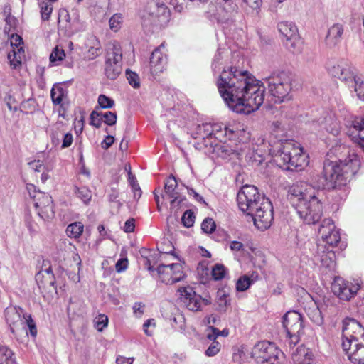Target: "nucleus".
I'll return each instance as SVG.
<instances>
[{
    "instance_id": "ddd939ff",
    "label": "nucleus",
    "mask_w": 364,
    "mask_h": 364,
    "mask_svg": "<svg viewBox=\"0 0 364 364\" xmlns=\"http://www.w3.org/2000/svg\"><path fill=\"white\" fill-rule=\"evenodd\" d=\"M170 15V11L165 4L159 1L151 2L149 6L148 16L144 20V24L163 27L169 21Z\"/></svg>"
},
{
    "instance_id": "69168bd1",
    "label": "nucleus",
    "mask_w": 364,
    "mask_h": 364,
    "mask_svg": "<svg viewBox=\"0 0 364 364\" xmlns=\"http://www.w3.org/2000/svg\"><path fill=\"white\" fill-rule=\"evenodd\" d=\"M128 266V260L127 258L119 259L115 265L116 271L119 273L125 271Z\"/></svg>"
},
{
    "instance_id": "7c9ffc66",
    "label": "nucleus",
    "mask_w": 364,
    "mask_h": 364,
    "mask_svg": "<svg viewBox=\"0 0 364 364\" xmlns=\"http://www.w3.org/2000/svg\"><path fill=\"white\" fill-rule=\"evenodd\" d=\"M285 48L293 54H299L302 50V41L299 33L286 40L282 39Z\"/></svg>"
},
{
    "instance_id": "423d86ee",
    "label": "nucleus",
    "mask_w": 364,
    "mask_h": 364,
    "mask_svg": "<svg viewBox=\"0 0 364 364\" xmlns=\"http://www.w3.org/2000/svg\"><path fill=\"white\" fill-rule=\"evenodd\" d=\"M326 68L332 76L348 83L350 88H353L359 100H364V81L356 75L355 69L348 60H330L326 63Z\"/></svg>"
},
{
    "instance_id": "39448f33",
    "label": "nucleus",
    "mask_w": 364,
    "mask_h": 364,
    "mask_svg": "<svg viewBox=\"0 0 364 364\" xmlns=\"http://www.w3.org/2000/svg\"><path fill=\"white\" fill-rule=\"evenodd\" d=\"M288 198L299 218L308 225L316 224L323 215V205L318 196L303 189V185L295 183L289 189Z\"/></svg>"
},
{
    "instance_id": "e433bc0d",
    "label": "nucleus",
    "mask_w": 364,
    "mask_h": 364,
    "mask_svg": "<svg viewBox=\"0 0 364 364\" xmlns=\"http://www.w3.org/2000/svg\"><path fill=\"white\" fill-rule=\"evenodd\" d=\"M211 129V124L205 123L199 125L197 128V136H196V139H198L199 140H204L205 141H206L207 138H213V129Z\"/></svg>"
},
{
    "instance_id": "37998d69",
    "label": "nucleus",
    "mask_w": 364,
    "mask_h": 364,
    "mask_svg": "<svg viewBox=\"0 0 364 364\" xmlns=\"http://www.w3.org/2000/svg\"><path fill=\"white\" fill-rule=\"evenodd\" d=\"M122 24V16L121 14H114L109 21V28L114 32H117Z\"/></svg>"
},
{
    "instance_id": "c03bdc74",
    "label": "nucleus",
    "mask_w": 364,
    "mask_h": 364,
    "mask_svg": "<svg viewBox=\"0 0 364 364\" xmlns=\"http://www.w3.org/2000/svg\"><path fill=\"white\" fill-rule=\"evenodd\" d=\"M41 18L43 21H48L53 11V6L50 3L43 1L40 3Z\"/></svg>"
},
{
    "instance_id": "a211bd4d",
    "label": "nucleus",
    "mask_w": 364,
    "mask_h": 364,
    "mask_svg": "<svg viewBox=\"0 0 364 364\" xmlns=\"http://www.w3.org/2000/svg\"><path fill=\"white\" fill-rule=\"evenodd\" d=\"M178 292L180 293L181 301L191 311L200 310L203 301L205 304H208V301L197 294L190 287L180 288Z\"/></svg>"
},
{
    "instance_id": "c85d7f7f",
    "label": "nucleus",
    "mask_w": 364,
    "mask_h": 364,
    "mask_svg": "<svg viewBox=\"0 0 364 364\" xmlns=\"http://www.w3.org/2000/svg\"><path fill=\"white\" fill-rule=\"evenodd\" d=\"M50 97L55 105L62 107L64 101L67 100L68 90L60 85H54L50 90Z\"/></svg>"
},
{
    "instance_id": "f03ea898",
    "label": "nucleus",
    "mask_w": 364,
    "mask_h": 364,
    "mask_svg": "<svg viewBox=\"0 0 364 364\" xmlns=\"http://www.w3.org/2000/svg\"><path fill=\"white\" fill-rule=\"evenodd\" d=\"M331 152L338 157V162L325 160L323 174L311 178L314 188L332 190L346 186L360 168V161L357 153L345 144H336Z\"/></svg>"
},
{
    "instance_id": "9d476101",
    "label": "nucleus",
    "mask_w": 364,
    "mask_h": 364,
    "mask_svg": "<svg viewBox=\"0 0 364 364\" xmlns=\"http://www.w3.org/2000/svg\"><path fill=\"white\" fill-rule=\"evenodd\" d=\"M122 70V48L120 43L114 41L106 48L105 74L107 78L115 80Z\"/></svg>"
},
{
    "instance_id": "412c9836",
    "label": "nucleus",
    "mask_w": 364,
    "mask_h": 364,
    "mask_svg": "<svg viewBox=\"0 0 364 364\" xmlns=\"http://www.w3.org/2000/svg\"><path fill=\"white\" fill-rule=\"evenodd\" d=\"M343 351L354 364H364V345L360 341L342 342Z\"/></svg>"
},
{
    "instance_id": "4be33fe9",
    "label": "nucleus",
    "mask_w": 364,
    "mask_h": 364,
    "mask_svg": "<svg viewBox=\"0 0 364 364\" xmlns=\"http://www.w3.org/2000/svg\"><path fill=\"white\" fill-rule=\"evenodd\" d=\"M36 281L39 288L55 287V278L49 261L43 262V267L36 274Z\"/></svg>"
},
{
    "instance_id": "f8f14e48",
    "label": "nucleus",
    "mask_w": 364,
    "mask_h": 364,
    "mask_svg": "<svg viewBox=\"0 0 364 364\" xmlns=\"http://www.w3.org/2000/svg\"><path fill=\"white\" fill-rule=\"evenodd\" d=\"M282 325L287 334L290 347L296 346L303 333L302 316L296 311H287L282 318Z\"/></svg>"
},
{
    "instance_id": "6e6552de",
    "label": "nucleus",
    "mask_w": 364,
    "mask_h": 364,
    "mask_svg": "<svg viewBox=\"0 0 364 364\" xmlns=\"http://www.w3.org/2000/svg\"><path fill=\"white\" fill-rule=\"evenodd\" d=\"M292 76L285 71H276L265 78L268 92L274 103H282L291 99Z\"/></svg>"
},
{
    "instance_id": "aec40b11",
    "label": "nucleus",
    "mask_w": 364,
    "mask_h": 364,
    "mask_svg": "<svg viewBox=\"0 0 364 364\" xmlns=\"http://www.w3.org/2000/svg\"><path fill=\"white\" fill-rule=\"evenodd\" d=\"M318 232L323 242L331 247L336 246L341 240L339 232L336 230V226L330 218H325L322 221Z\"/></svg>"
},
{
    "instance_id": "603ef678",
    "label": "nucleus",
    "mask_w": 364,
    "mask_h": 364,
    "mask_svg": "<svg viewBox=\"0 0 364 364\" xmlns=\"http://www.w3.org/2000/svg\"><path fill=\"white\" fill-rule=\"evenodd\" d=\"M126 75H127V78L128 82L130 84V85H132L134 88L139 87V86H140L139 77L136 73L132 72L130 70L127 69L126 70Z\"/></svg>"
},
{
    "instance_id": "49530a36",
    "label": "nucleus",
    "mask_w": 364,
    "mask_h": 364,
    "mask_svg": "<svg viewBox=\"0 0 364 364\" xmlns=\"http://www.w3.org/2000/svg\"><path fill=\"white\" fill-rule=\"evenodd\" d=\"M194 213L191 210H187L184 212L181 218L183 225L186 228H191L195 223Z\"/></svg>"
},
{
    "instance_id": "0e129e2a",
    "label": "nucleus",
    "mask_w": 364,
    "mask_h": 364,
    "mask_svg": "<svg viewBox=\"0 0 364 364\" xmlns=\"http://www.w3.org/2000/svg\"><path fill=\"white\" fill-rule=\"evenodd\" d=\"M73 141V134L70 132H67L65 135H64L63 139L61 141L60 146L61 149H65L71 146Z\"/></svg>"
},
{
    "instance_id": "473e14b6",
    "label": "nucleus",
    "mask_w": 364,
    "mask_h": 364,
    "mask_svg": "<svg viewBox=\"0 0 364 364\" xmlns=\"http://www.w3.org/2000/svg\"><path fill=\"white\" fill-rule=\"evenodd\" d=\"M0 364H17L14 353L6 346H0Z\"/></svg>"
},
{
    "instance_id": "58836bf2",
    "label": "nucleus",
    "mask_w": 364,
    "mask_h": 364,
    "mask_svg": "<svg viewBox=\"0 0 364 364\" xmlns=\"http://www.w3.org/2000/svg\"><path fill=\"white\" fill-rule=\"evenodd\" d=\"M208 1V0H171L170 4L176 11L181 12L187 7L188 2H191L193 4H198L200 3H206Z\"/></svg>"
},
{
    "instance_id": "13d9d810",
    "label": "nucleus",
    "mask_w": 364,
    "mask_h": 364,
    "mask_svg": "<svg viewBox=\"0 0 364 364\" xmlns=\"http://www.w3.org/2000/svg\"><path fill=\"white\" fill-rule=\"evenodd\" d=\"M128 176L129 183L132 186V190L134 191V196L136 197V196H138L139 197H140L141 194V191L136 181L135 176L132 175L130 171L128 173Z\"/></svg>"
},
{
    "instance_id": "4d7b16f0",
    "label": "nucleus",
    "mask_w": 364,
    "mask_h": 364,
    "mask_svg": "<svg viewBox=\"0 0 364 364\" xmlns=\"http://www.w3.org/2000/svg\"><path fill=\"white\" fill-rule=\"evenodd\" d=\"M156 326V322L154 318L146 320L143 324V330L144 333L148 336H151L154 333V329Z\"/></svg>"
},
{
    "instance_id": "2eb2a0df",
    "label": "nucleus",
    "mask_w": 364,
    "mask_h": 364,
    "mask_svg": "<svg viewBox=\"0 0 364 364\" xmlns=\"http://www.w3.org/2000/svg\"><path fill=\"white\" fill-rule=\"evenodd\" d=\"M156 270L160 280L166 284H172L181 281L185 277L181 263L160 264Z\"/></svg>"
},
{
    "instance_id": "bf43d9fd",
    "label": "nucleus",
    "mask_w": 364,
    "mask_h": 364,
    "mask_svg": "<svg viewBox=\"0 0 364 364\" xmlns=\"http://www.w3.org/2000/svg\"><path fill=\"white\" fill-rule=\"evenodd\" d=\"M220 350V344L218 341H213L208 349L205 350V355L208 357L215 355Z\"/></svg>"
},
{
    "instance_id": "e2e57ef3",
    "label": "nucleus",
    "mask_w": 364,
    "mask_h": 364,
    "mask_svg": "<svg viewBox=\"0 0 364 364\" xmlns=\"http://www.w3.org/2000/svg\"><path fill=\"white\" fill-rule=\"evenodd\" d=\"M29 168L35 172H41L45 169V166L43 161L40 160H34L28 164Z\"/></svg>"
},
{
    "instance_id": "a19ab883",
    "label": "nucleus",
    "mask_w": 364,
    "mask_h": 364,
    "mask_svg": "<svg viewBox=\"0 0 364 364\" xmlns=\"http://www.w3.org/2000/svg\"><path fill=\"white\" fill-rule=\"evenodd\" d=\"M309 349L304 347L301 346L298 348L296 352L293 353L292 354L294 361L298 363L299 364L306 363L307 357L309 356ZM308 359L309 360L310 358H308Z\"/></svg>"
},
{
    "instance_id": "393cba45",
    "label": "nucleus",
    "mask_w": 364,
    "mask_h": 364,
    "mask_svg": "<svg viewBox=\"0 0 364 364\" xmlns=\"http://www.w3.org/2000/svg\"><path fill=\"white\" fill-rule=\"evenodd\" d=\"M87 49L85 55L88 60H94L102 53V46L100 40L95 36H89L85 43Z\"/></svg>"
},
{
    "instance_id": "1a4fd4ad",
    "label": "nucleus",
    "mask_w": 364,
    "mask_h": 364,
    "mask_svg": "<svg viewBox=\"0 0 364 364\" xmlns=\"http://www.w3.org/2000/svg\"><path fill=\"white\" fill-rule=\"evenodd\" d=\"M26 189L33 199L38 216L43 220H49L55 216L52 197L38 190L33 184L28 183Z\"/></svg>"
},
{
    "instance_id": "052dcab7",
    "label": "nucleus",
    "mask_w": 364,
    "mask_h": 364,
    "mask_svg": "<svg viewBox=\"0 0 364 364\" xmlns=\"http://www.w3.org/2000/svg\"><path fill=\"white\" fill-rule=\"evenodd\" d=\"M11 46L13 49L18 50V48H23L21 44L23 43L22 38L18 34H12L10 38Z\"/></svg>"
},
{
    "instance_id": "b1692460",
    "label": "nucleus",
    "mask_w": 364,
    "mask_h": 364,
    "mask_svg": "<svg viewBox=\"0 0 364 364\" xmlns=\"http://www.w3.org/2000/svg\"><path fill=\"white\" fill-rule=\"evenodd\" d=\"M167 58L164 54L161 48H156L150 58V71L152 75H158L164 71L166 65Z\"/></svg>"
},
{
    "instance_id": "6e6d98bb",
    "label": "nucleus",
    "mask_w": 364,
    "mask_h": 364,
    "mask_svg": "<svg viewBox=\"0 0 364 364\" xmlns=\"http://www.w3.org/2000/svg\"><path fill=\"white\" fill-rule=\"evenodd\" d=\"M102 112L92 111L90 114V124L96 128H100L102 122Z\"/></svg>"
},
{
    "instance_id": "4468645a",
    "label": "nucleus",
    "mask_w": 364,
    "mask_h": 364,
    "mask_svg": "<svg viewBox=\"0 0 364 364\" xmlns=\"http://www.w3.org/2000/svg\"><path fill=\"white\" fill-rule=\"evenodd\" d=\"M360 287L358 283L346 281L340 277H336L331 284V290L333 294L343 301H349L353 298Z\"/></svg>"
},
{
    "instance_id": "de8ad7c7",
    "label": "nucleus",
    "mask_w": 364,
    "mask_h": 364,
    "mask_svg": "<svg viewBox=\"0 0 364 364\" xmlns=\"http://www.w3.org/2000/svg\"><path fill=\"white\" fill-rule=\"evenodd\" d=\"M226 269L224 265L216 264L212 269V277L215 280H220L225 277Z\"/></svg>"
},
{
    "instance_id": "a18cd8bd",
    "label": "nucleus",
    "mask_w": 364,
    "mask_h": 364,
    "mask_svg": "<svg viewBox=\"0 0 364 364\" xmlns=\"http://www.w3.org/2000/svg\"><path fill=\"white\" fill-rule=\"evenodd\" d=\"M65 56L64 50L56 47L50 55V60L53 65H57L59 62L63 60Z\"/></svg>"
},
{
    "instance_id": "bb28decb",
    "label": "nucleus",
    "mask_w": 364,
    "mask_h": 364,
    "mask_svg": "<svg viewBox=\"0 0 364 364\" xmlns=\"http://www.w3.org/2000/svg\"><path fill=\"white\" fill-rule=\"evenodd\" d=\"M343 33V26L340 23L333 24L328 31L326 37V43L330 47L333 48L337 46L342 39Z\"/></svg>"
},
{
    "instance_id": "864d4df0",
    "label": "nucleus",
    "mask_w": 364,
    "mask_h": 364,
    "mask_svg": "<svg viewBox=\"0 0 364 364\" xmlns=\"http://www.w3.org/2000/svg\"><path fill=\"white\" fill-rule=\"evenodd\" d=\"M101 116L102 117V122L109 126H112L116 124L117 114L110 111L105 112H102Z\"/></svg>"
},
{
    "instance_id": "20e7f679",
    "label": "nucleus",
    "mask_w": 364,
    "mask_h": 364,
    "mask_svg": "<svg viewBox=\"0 0 364 364\" xmlns=\"http://www.w3.org/2000/svg\"><path fill=\"white\" fill-rule=\"evenodd\" d=\"M269 154L274 156L278 166L286 170L299 171L309 163L308 154L299 144L294 141L269 142Z\"/></svg>"
},
{
    "instance_id": "4c0bfd02",
    "label": "nucleus",
    "mask_w": 364,
    "mask_h": 364,
    "mask_svg": "<svg viewBox=\"0 0 364 364\" xmlns=\"http://www.w3.org/2000/svg\"><path fill=\"white\" fill-rule=\"evenodd\" d=\"M83 229L84 225L80 222H75L67 227L66 233L70 237L77 238L82 235Z\"/></svg>"
},
{
    "instance_id": "09e8293b",
    "label": "nucleus",
    "mask_w": 364,
    "mask_h": 364,
    "mask_svg": "<svg viewBox=\"0 0 364 364\" xmlns=\"http://www.w3.org/2000/svg\"><path fill=\"white\" fill-rule=\"evenodd\" d=\"M108 317L105 314H100L94 319L95 326L98 331H102L108 325Z\"/></svg>"
},
{
    "instance_id": "8fccbe9b",
    "label": "nucleus",
    "mask_w": 364,
    "mask_h": 364,
    "mask_svg": "<svg viewBox=\"0 0 364 364\" xmlns=\"http://www.w3.org/2000/svg\"><path fill=\"white\" fill-rule=\"evenodd\" d=\"M97 102L100 108L109 109L114 105V101L105 95L98 96Z\"/></svg>"
},
{
    "instance_id": "5701e85b",
    "label": "nucleus",
    "mask_w": 364,
    "mask_h": 364,
    "mask_svg": "<svg viewBox=\"0 0 364 364\" xmlns=\"http://www.w3.org/2000/svg\"><path fill=\"white\" fill-rule=\"evenodd\" d=\"M315 257L321 262V265L327 269H333L335 267V252L329 250L326 244H318Z\"/></svg>"
},
{
    "instance_id": "ea45409f",
    "label": "nucleus",
    "mask_w": 364,
    "mask_h": 364,
    "mask_svg": "<svg viewBox=\"0 0 364 364\" xmlns=\"http://www.w3.org/2000/svg\"><path fill=\"white\" fill-rule=\"evenodd\" d=\"M75 195L79 198L85 204H88L92 198L91 191L85 187H75L74 191Z\"/></svg>"
},
{
    "instance_id": "0eeeda50",
    "label": "nucleus",
    "mask_w": 364,
    "mask_h": 364,
    "mask_svg": "<svg viewBox=\"0 0 364 364\" xmlns=\"http://www.w3.org/2000/svg\"><path fill=\"white\" fill-rule=\"evenodd\" d=\"M5 318L10 327L11 332L18 337L22 334H30L35 338L37 335V328L31 315L25 312L21 307L10 306L5 309Z\"/></svg>"
},
{
    "instance_id": "72a5a7b5",
    "label": "nucleus",
    "mask_w": 364,
    "mask_h": 364,
    "mask_svg": "<svg viewBox=\"0 0 364 364\" xmlns=\"http://www.w3.org/2000/svg\"><path fill=\"white\" fill-rule=\"evenodd\" d=\"M24 50L23 48H18V50L13 49L8 53V60L11 67L16 68L21 65L22 56L23 55Z\"/></svg>"
},
{
    "instance_id": "79ce46f5",
    "label": "nucleus",
    "mask_w": 364,
    "mask_h": 364,
    "mask_svg": "<svg viewBox=\"0 0 364 364\" xmlns=\"http://www.w3.org/2000/svg\"><path fill=\"white\" fill-rule=\"evenodd\" d=\"M213 134L212 136L219 142H223L225 140V132H224V127L220 124H212Z\"/></svg>"
},
{
    "instance_id": "c756f323",
    "label": "nucleus",
    "mask_w": 364,
    "mask_h": 364,
    "mask_svg": "<svg viewBox=\"0 0 364 364\" xmlns=\"http://www.w3.org/2000/svg\"><path fill=\"white\" fill-rule=\"evenodd\" d=\"M277 29L284 40L298 33L296 26L291 21H284L278 23Z\"/></svg>"
},
{
    "instance_id": "774afa93",
    "label": "nucleus",
    "mask_w": 364,
    "mask_h": 364,
    "mask_svg": "<svg viewBox=\"0 0 364 364\" xmlns=\"http://www.w3.org/2000/svg\"><path fill=\"white\" fill-rule=\"evenodd\" d=\"M114 138L111 135H108L105 137V139L102 142V148L104 149H107L109 148L114 143Z\"/></svg>"
},
{
    "instance_id": "f257e3e1",
    "label": "nucleus",
    "mask_w": 364,
    "mask_h": 364,
    "mask_svg": "<svg viewBox=\"0 0 364 364\" xmlns=\"http://www.w3.org/2000/svg\"><path fill=\"white\" fill-rule=\"evenodd\" d=\"M224 53L218 49L212 63L213 73H220L223 68L217 80L219 93L231 110L249 114L263 104L264 87L247 70L236 67L223 68Z\"/></svg>"
},
{
    "instance_id": "cd10ccee",
    "label": "nucleus",
    "mask_w": 364,
    "mask_h": 364,
    "mask_svg": "<svg viewBox=\"0 0 364 364\" xmlns=\"http://www.w3.org/2000/svg\"><path fill=\"white\" fill-rule=\"evenodd\" d=\"M321 127L333 136L338 135L341 132L340 123L333 114H329L325 117L324 119L321 123Z\"/></svg>"
},
{
    "instance_id": "338daca9",
    "label": "nucleus",
    "mask_w": 364,
    "mask_h": 364,
    "mask_svg": "<svg viewBox=\"0 0 364 364\" xmlns=\"http://www.w3.org/2000/svg\"><path fill=\"white\" fill-rule=\"evenodd\" d=\"M135 228V220L133 218L127 220L124 225V230L126 232H132Z\"/></svg>"
},
{
    "instance_id": "dca6fc26",
    "label": "nucleus",
    "mask_w": 364,
    "mask_h": 364,
    "mask_svg": "<svg viewBox=\"0 0 364 364\" xmlns=\"http://www.w3.org/2000/svg\"><path fill=\"white\" fill-rule=\"evenodd\" d=\"M343 341L364 340V328L356 319L346 317L342 322Z\"/></svg>"
},
{
    "instance_id": "2f4dec72",
    "label": "nucleus",
    "mask_w": 364,
    "mask_h": 364,
    "mask_svg": "<svg viewBox=\"0 0 364 364\" xmlns=\"http://www.w3.org/2000/svg\"><path fill=\"white\" fill-rule=\"evenodd\" d=\"M213 151L216 152L218 155L222 158H227L237 153V150L226 142L215 144Z\"/></svg>"
},
{
    "instance_id": "5fc2aeb1",
    "label": "nucleus",
    "mask_w": 364,
    "mask_h": 364,
    "mask_svg": "<svg viewBox=\"0 0 364 364\" xmlns=\"http://www.w3.org/2000/svg\"><path fill=\"white\" fill-rule=\"evenodd\" d=\"M5 21L6 26L4 28V31L6 33H9L11 29H14L18 24V20L10 14L6 16Z\"/></svg>"
},
{
    "instance_id": "f704fd0d",
    "label": "nucleus",
    "mask_w": 364,
    "mask_h": 364,
    "mask_svg": "<svg viewBox=\"0 0 364 364\" xmlns=\"http://www.w3.org/2000/svg\"><path fill=\"white\" fill-rule=\"evenodd\" d=\"M62 125H56L52 129L50 139L51 143L54 146H60L63 139L64 135L67 133L62 129Z\"/></svg>"
},
{
    "instance_id": "680f3d73",
    "label": "nucleus",
    "mask_w": 364,
    "mask_h": 364,
    "mask_svg": "<svg viewBox=\"0 0 364 364\" xmlns=\"http://www.w3.org/2000/svg\"><path fill=\"white\" fill-rule=\"evenodd\" d=\"M145 304L141 302L134 304L132 309L136 317L140 318L144 313Z\"/></svg>"
},
{
    "instance_id": "c9c22d12",
    "label": "nucleus",
    "mask_w": 364,
    "mask_h": 364,
    "mask_svg": "<svg viewBox=\"0 0 364 364\" xmlns=\"http://www.w3.org/2000/svg\"><path fill=\"white\" fill-rule=\"evenodd\" d=\"M257 277V274L253 272L251 274V277L244 275L241 277L236 284V289L239 291H244L247 290L251 284L255 280V278Z\"/></svg>"
},
{
    "instance_id": "6ab92c4d",
    "label": "nucleus",
    "mask_w": 364,
    "mask_h": 364,
    "mask_svg": "<svg viewBox=\"0 0 364 364\" xmlns=\"http://www.w3.org/2000/svg\"><path fill=\"white\" fill-rule=\"evenodd\" d=\"M178 183L176 178L171 175L164 183L165 196L163 197H168L171 198L170 202L171 208H179L183 205L186 200L185 196L181 195L177 190Z\"/></svg>"
},
{
    "instance_id": "f3484780",
    "label": "nucleus",
    "mask_w": 364,
    "mask_h": 364,
    "mask_svg": "<svg viewBox=\"0 0 364 364\" xmlns=\"http://www.w3.org/2000/svg\"><path fill=\"white\" fill-rule=\"evenodd\" d=\"M217 4L218 6L213 16L218 23L228 24L232 22L237 12V6L232 2V0L227 1L217 0Z\"/></svg>"
},
{
    "instance_id": "9b49d317",
    "label": "nucleus",
    "mask_w": 364,
    "mask_h": 364,
    "mask_svg": "<svg viewBox=\"0 0 364 364\" xmlns=\"http://www.w3.org/2000/svg\"><path fill=\"white\" fill-rule=\"evenodd\" d=\"M251 355L257 364H281L282 353L274 343L264 341L254 346Z\"/></svg>"
},
{
    "instance_id": "7ed1b4c3",
    "label": "nucleus",
    "mask_w": 364,
    "mask_h": 364,
    "mask_svg": "<svg viewBox=\"0 0 364 364\" xmlns=\"http://www.w3.org/2000/svg\"><path fill=\"white\" fill-rule=\"evenodd\" d=\"M237 201L239 208L251 216L259 230H265L271 226L274 220L272 203L257 187L244 186L237 193Z\"/></svg>"
},
{
    "instance_id": "a878e982",
    "label": "nucleus",
    "mask_w": 364,
    "mask_h": 364,
    "mask_svg": "<svg viewBox=\"0 0 364 364\" xmlns=\"http://www.w3.org/2000/svg\"><path fill=\"white\" fill-rule=\"evenodd\" d=\"M308 296L311 299V301L309 307L305 308L306 312L313 323L321 326L323 323L321 307L310 295Z\"/></svg>"
},
{
    "instance_id": "3c124183",
    "label": "nucleus",
    "mask_w": 364,
    "mask_h": 364,
    "mask_svg": "<svg viewBox=\"0 0 364 364\" xmlns=\"http://www.w3.org/2000/svg\"><path fill=\"white\" fill-rule=\"evenodd\" d=\"M215 223L212 218H206L201 223V230L205 233H212L215 230Z\"/></svg>"
}]
</instances>
